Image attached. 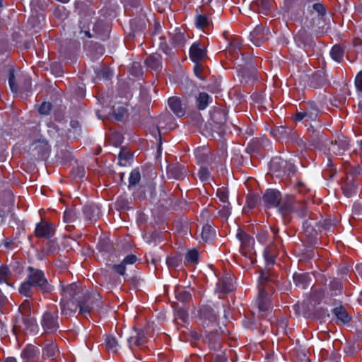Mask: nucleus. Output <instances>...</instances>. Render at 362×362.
Masks as SVG:
<instances>
[{"instance_id":"nucleus-16","label":"nucleus","mask_w":362,"mask_h":362,"mask_svg":"<svg viewBox=\"0 0 362 362\" xmlns=\"http://www.w3.org/2000/svg\"><path fill=\"white\" fill-rule=\"evenodd\" d=\"M168 174L171 177L182 180L185 177L187 170L184 165L176 163L169 165L168 168Z\"/></svg>"},{"instance_id":"nucleus-38","label":"nucleus","mask_w":362,"mask_h":362,"mask_svg":"<svg viewBox=\"0 0 362 362\" xmlns=\"http://www.w3.org/2000/svg\"><path fill=\"white\" fill-rule=\"evenodd\" d=\"M105 344L108 349L112 350L113 352L117 351L118 342L115 337L112 335L107 336Z\"/></svg>"},{"instance_id":"nucleus-18","label":"nucleus","mask_w":362,"mask_h":362,"mask_svg":"<svg viewBox=\"0 0 362 362\" xmlns=\"http://www.w3.org/2000/svg\"><path fill=\"white\" fill-rule=\"evenodd\" d=\"M40 349L38 347L33 345H27L21 352V358L24 360L30 361L39 356Z\"/></svg>"},{"instance_id":"nucleus-11","label":"nucleus","mask_w":362,"mask_h":362,"mask_svg":"<svg viewBox=\"0 0 362 362\" xmlns=\"http://www.w3.org/2000/svg\"><path fill=\"white\" fill-rule=\"evenodd\" d=\"M349 141L346 137H338L334 142H332L329 151L337 156H341L349 149Z\"/></svg>"},{"instance_id":"nucleus-27","label":"nucleus","mask_w":362,"mask_h":362,"mask_svg":"<svg viewBox=\"0 0 362 362\" xmlns=\"http://www.w3.org/2000/svg\"><path fill=\"white\" fill-rule=\"evenodd\" d=\"M333 313L337 317V320L342 324H346L351 320V317L349 315L346 310L342 307L334 308L333 310Z\"/></svg>"},{"instance_id":"nucleus-49","label":"nucleus","mask_w":362,"mask_h":362,"mask_svg":"<svg viewBox=\"0 0 362 362\" xmlns=\"http://www.w3.org/2000/svg\"><path fill=\"white\" fill-rule=\"evenodd\" d=\"M181 262V258L179 257H168L166 263L169 267L176 268Z\"/></svg>"},{"instance_id":"nucleus-53","label":"nucleus","mask_w":362,"mask_h":362,"mask_svg":"<svg viewBox=\"0 0 362 362\" xmlns=\"http://www.w3.org/2000/svg\"><path fill=\"white\" fill-rule=\"evenodd\" d=\"M257 202V197L255 195H248L247 197V205L250 209L255 207Z\"/></svg>"},{"instance_id":"nucleus-10","label":"nucleus","mask_w":362,"mask_h":362,"mask_svg":"<svg viewBox=\"0 0 362 362\" xmlns=\"http://www.w3.org/2000/svg\"><path fill=\"white\" fill-rule=\"evenodd\" d=\"M168 105L170 110L177 117H181L185 115L187 104L182 102L180 98L173 96L168 99Z\"/></svg>"},{"instance_id":"nucleus-30","label":"nucleus","mask_w":362,"mask_h":362,"mask_svg":"<svg viewBox=\"0 0 362 362\" xmlns=\"http://www.w3.org/2000/svg\"><path fill=\"white\" fill-rule=\"evenodd\" d=\"M34 287L32 284L29 283V280L26 279V281L23 282L20 286L18 291L20 294L30 298L33 294Z\"/></svg>"},{"instance_id":"nucleus-42","label":"nucleus","mask_w":362,"mask_h":362,"mask_svg":"<svg viewBox=\"0 0 362 362\" xmlns=\"http://www.w3.org/2000/svg\"><path fill=\"white\" fill-rule=\"evenodd\" d=\"M140 180H141V175H140L139 171L137 169L133 170L131 172L130 176L129 178V187H130L132 186H135L136 185H137L139 182Z\"/></svg>"},{"instance_id":"nucleus-15","label":"nucleus","mask_w":362,"mask_h":362,"mask_svg":"<svg viewBox=\"0 0 362 362\" xmlns=\"http://www.w3.org/2000/svg\"><path fill=\"white\" fill-rule=\"evenodd\" d=\"M147 341L146 334L144 331H135V334L132 335L128 339L129 348L134 351V347H140L144 345Z\"/></svg>"},{"instance_id":"nucleus-17","label":"nucleus","mask_w":362,"mask_h":362,"mask_svg":"<svg viewBox=\"0 0 362 362\" xmlns=\"http://www.w3.org/2000/svg\"><path fill=\"white\" fill-rule=\"evenodd\" d=\"M206 55V51L204 47H200L198 44H193L189 50V57L194 62L201 61Z\"/></svg>"},{"instance_id":"nucleus-20","label":"nucleus","mask_w":362,"mask_h":362,"mask_svg":"<svg viewBox=\"0 0 362 362\" xmlns=\"http://www.w3.org/2000/svg\"><path fill=\"white\" fill-rule=\"evenodd\" d=\"M23 322L28 332L30 333H37L39 327L36 319L30 315L23 317Z\"/></svg>"},{"instance_id":"nucleus-24","label":"nucleus","mask_w":362,"mask_h":362,"mask_svg":"<svg viewBox=\"0 0 362 362\" xmlns=\"http://www.w3.org/2000/svg\"><path fill=\"white\" fill-rule=\"evenodd\" d=\"M160 59L161 57L159 54L150 55L146 59L145 64L147 67L152 70L158 71L161 66Z\"/></svg>"},{"instance_id":"nucleus-5","label":"nucleus","mask_w":362,"mask_h":362,"mask_svg":"<svg viewBox=\"0 0 362 362\" xmlns=\"http://www.w3.org/2000/svg\"><path fill=\"white\" fill-rule=\"evenodd\" d=\"M40 322L45 333L56 332L59 328L58 312L57 310L45 312Z\"/></svg>"},{"instance_id":"nucleus-1","label":"nucleus","mask_w":362,"mask_h":362,"mask_svg":"<svg viewBox=\"0 0 362 362\" xmlns=\"http://www.w3.org/2000/svg\"><path fill=\"white\" fill-rule=\"evenodd\" d=\"M60 305L62 314L66 317L74 315L78 308L83 315L89 314L93 309V301L75 300L66 298H62Z\"/></svg>"},{"instance_id":"nucleus-35","label":"nucleus","mask_w":362,"mask_h":362,"mask_svg":"<svg viewBox=\"0 0 362 362\" xmlns=\"http://www.w3.org/2000/svg\"><path fill=\"white\" fill-rule=\"evenodd\" d=\"M209 99L210 97L206 93H200L197 98L198 108L204 110L209 103Z\"/></svg>"},{"instance_id":"nucleus-62","label":"nucleus","mask_w":362,"mask_h":362,"mask_svg":"<svg viewBox=\"0 0 362 362\" xmlns=\"http://www.w3.org/2000/svg\"><path fill=\"white\" fill-rule=\"evenodd\" d=\"M132 70H135V75H139L141 72V66L139 63L134 62L132 65Z\"/></svg>"},{"instance_id":"nucleus-60","label":"nucleus","mask_w":362,"mask_h":362,"mask_svg":"<svg viewBox=\"0 0 362 362\" xmlns=\"http://www.w3.org/2000/svg\"><path fill=\"white\" fill-rule=\"evenodd\" d=\"M330 287L333 290H340L341 288V284L339 281H333L330 283Z\"/></svg>"},{"instance_id":"nucleus-22","label":"nucleus","mask_w":362,"mask_h":362,"mask_svg":"<svg viewBox=\"0 0 362 362\" xmlns=\"http://www.w3.org/2000/svg\"><path fill=\"white\" fill-rule=\"evenodd\" d=\"M341 189L344 195L347 197H351L356 192V187L354 182L353 178L347 177L346 181L343 182Z\"/></svg>"},{"instance_id":"nucleus-28","label":"nucleus","mask_w":362,"mask_h":362,"mask_svg":"<svg viewBox=\"0 0 362 362\" xmlns=\"http://www.w3.org/2000/svg\"><path fill=\"white\" fill-rule=\"evenodd\" d=\"M237 238L240 241L242 246L245 248L250 247L254 243L253 238L243 230H238L237 233Z\"/></svg>"},{"instance_id":"nucleus-23","label":"nucleus","mask_w":362,"mask_h":362,"mask_svg":"<svg viewBox=\"0 0 362 362\" xmlns=\"http://www.w3.org/2000/svg\"><path fill=\"white\" fill-rule=\"evenodd\" d=\"M83 214L88 221H95L99 217L100 210L94 205L86 206L83 208Z\"/></svg>"},{"instance_id":"nucleus-56","label":"nucleus","mask_w":362,"mask_h":362,"mask_svg":"<svg viewBox=\"0 0 362 362\" xmlns=\"http://www.w3.org/2000/svg\"><path fill=\"white\" fill-rule=\"evenodd\" d=\"M355 85L356 89L358 91L362 92V71H360L356 76L355 78Z\"/></svg>"},{"instance_id":"nucleus-14","label":"nucleus","mask_w":362,"mask_h":362,"mask_svg":"<svg viewBox=\"0 0 362 362\" xmlns=\"http://www.w3.org/2000/svg\"><path fill=\"white\" fill-rule=\"evenodd\" d=\"M251 8L255 11L268 15L273 8V2L269 0H257L251 4Z\"/></svg>"},{"instance_id":"nucleus-2","label":"nucleus","mask_w":362,"mask_h":362,"mask_svg":"<svg viewBox=\"0 0 362 362\" xmlns=\"http://www.w3.org/2000/svg\"><path fill=\"white\" fill-rule=\"evenodd\" d=\"M259 296L257 300V306L261 312H267L271 308L269 294L270 277L268 272L262 271L259 276Z\"/></svg>"},{"instance_id":"nucleus-63","label":"nucleus","mask_w":362,"mask_h":362,"mask_svg":"<svg viewBox=\"0 0 362 362\" xmlns=\"http://www.w3.org/2000/svg\"><path fill=\"white\" fill-rule=\"evenodd\" d=\"M6 297L3 294L0 290V307L3 306L6 303Z\"/></svg>"},{"instance_id":"nucleus-45","label":"nucleus","mask_w":362,"mask_h":362,"mask_svg":"<svg viewBox=\"0 0 362 362\" xmlns=\"http://www.w3.org/2000/svg\"><path fill=\"white\" fill-rule=\"evenodd\" d=\"M76 219V214L74 209L66 210L64 214V221L67 223H74Z\"/></svg>"},{"instance_id":"nucleus-34","label":"nucleus","mask_w":362,"mask_h":362,"mask_svg":"<svg viewBox=\"0 0 362 362\" xmlns=\"http://www.w3.org/2000/svg\"><path fill=\"white\" fill-rule=\"evenodd\" d=\"M289 132L286 127L281 126L274 129L272 134L277 139H283L288 138Z\"/></svg>"},{"instance_id":"nucleus-61","label":"nucleus","mask_w":362,"mask_h":362,"mask_svg":"<svg viewBox=\"0 0 362 362\" xmlns=\"http://www.w3.org/2000/svg\"><path fill=\"white\" fill-rule=\"evenodd\" d=\"M30 88H31V81H30V78L26 77L25 78V85L21 87V89L27 91V90H29Z\"/></svg>"},{"instance_id":"nucleus-44","label":"nucleus","mask_w":362,"mask_h":362,"mask_svg":"<svg viewBox=\"0 0 362 362\" xmlns=\"http://www.w3.org/2000/svg\"><path fill=\"white\" fill-rule=\"evenodd\" d=\"M8 83H9L10 88H11V91L15 93H18V87L17 84L16 83L15 75H14L13 70L11 69H9Z\"/></svg>"},{"instance_id":"nucleus-52","label":"nucleus","mask_w":362,"mask_h":362,"mask_svg":"<svg viewBox=\"0 0 362 362\" xmlns=\"http://www.w3.org/2000/svg\"><path fill=\"white\" fill-rule=\"evenodd\" d=\"M52 105L50 103L44 102L39 107V112L42 115H48L51 110Z\"/></svg>"},{"instance_id":"nucleus-12","label":"nucleus","mask_w":362,"mask_h":362,"mask_svg":"<svg viewBox=\"0 0 362 362\" xmlns=\"http://www.w3.org/2000/svg\"><path fill=\"white\" fill-rule=\"evenodd\" d=\"M54 233V226L48 222L42 221L37 224L35 228V235L37 238H49Z\"/></svg>"},{"instance_id":"nucleus-21","label":"nucleus","mask_w":362,"mask_h":362,"mask_svg":"<svg viewBox=\"0 0 362 362\" xmlns=\"http://www.w3.org/2000/svg\"><path fill=\"white\" fill-rule=\"evenodd\" d=\"M293 281L296 286L300 288H305L309 286L310 279L308 274L305 273H295L293 276Z\"/></svg>"},{"instance_id":"nucleus-31","label":"nucleus","mask_w":362,"mask_h":362,"mask_svg":"<svg viewBox=\"0 0 362 362\" xmlns=\"http://www.w3.org/2000/svg\"><path fill=\"white\" fill-rule=\"evenodd\" d=\"M277 255L276 247L274 245L266 248L264 256L266 262L269 264H273L275 262V257Z\"/></svg>"},{"instance_id":"nucleus-19","label":"nucleus","mask_w":362,"mask_h":362,"mask_svg":"<svg viewBox=\"0 0 362 362\" xmlns=\"http://www.w3.org/2000/svg\"><path fill=\"white\" fill-rule=\"evenodd\" d=\"M218 289L222 293H228L233 291L234 285L230 275L226 276L218 284Z\"/></svg>"},{"instance_id":"nucleus-39","label":"nucleus","mask_w":362,"mask_h":362,"mask_svg":"<svg viewBox=\"0 0 362 362\" xmlns=\"http://www.w3.org/2000/svg\"><path fill=\"white\" fill-rule=\"evenodd\" d=\"M57 346L54 343H49L44 349V354L47 357H54L58 353Z\"/></svg>"},{"instance_id":"nucleus-3","label":"nucleus","mask_w":362,"mask_h":362,"mask_svg":"<svg viewBox=\"0 0 362 362\" xmlns=\"http://www.w3.org/2000/svg\"><path fill=\"white\" fill-rule=\"evenodd\" d=\"M27 279L42 293H50L53 291V286L45 278L44 272L38 269L29 267Z\"/></svg>"},{"instance_id":"nucleus-4","label":"nucleus","mask_w":362,"mask_h":362,"mask_svg":"<svg viewBox=\"0 0 362 362\" xmlns=\"http://www.w3.org/2000/svg\"><path fill=\"white\" fill-rule=\"evenodd\" d=\"M62 298H71L75 300L93 301L88 294L87 291L76 283H72L66 286H62Z\"/></svg>"},{"instance_id":"nucleus-51","label":"nucleus","mask_w":362,"mask_h":362,"mask_svg":"<svg viewBox=\"0 0 362 362\" xmlns=\"http://www.w3.org/2000/svg\"><path fill=\"white\" fill-rule=\"evenodd\" d=\"M188 317V314L187 311L183 309H177L175 313V320H180L182 322H185Z\"/></svg>"},{"instance_id":"nucleus-58","label":"nucleus","mask_w":362,"mask_h":362,"mask_svg":"<svg viewBox=\"0 0 362 362\" xmlns=\"http://www.w3.org/2000/svg\"><path fill=\"white\" fill-rule=\"evenodd\" d=\"M137 258L135 255H131L127 256L122 263L126 266L127 264H132L136 262Z\"/></svg>"},{"instance_id":"nucleus-9","label":"nucleus","mask_w":362,"mask_h":362,"mask_svg":"<svg viewBox=\"0 0 362 362\" xmlns=\"http://www.w3.org/2000/svg\"><path fill=\"white\" fill-rule=\"evenodd\" d=\"M211 119L214 122L213 129L219 136L225 133V123L226 121V115L221 110L214 111L211 115Z\"/></svg>"},{"instance_id":"nucleus-33","label":"nucleus","mask_w":362,"mask_h":362,"mask_svg":"<svg viewBox=\"0 0 362 362\" xmlns=\"http://www.w3.org/2000/svg\"><path fill=\"white\" fill-rule=\"evenodd\" d=\"M200 315L202 317L209 320L213 322L217 320V314L211 308H203L200 310Z\"/></svg>"},{"instance_id":"nucleus-46","label":"nucleus","mask_w":362,"mask_h":362,"mask_svg":"<svg viewBox=\"0 0 362 362\" xmlns=\"http://www.w3.org/2000/svg\"><path fill=\"white\" fill-rule=\"evenodd\" d=\"M216 194L221 202L229 204L228 192L226 189H218Z\"/></svg>"},{"instance_id":"nucleus-41","label":"nucleus","mask_w":362,"mask_h":362,"mask_svg":"<svg viewBox=\"0 0 362 362\" xmlns=\"http://www.w3.org/2000/svg\"><path fill=\"white\" fill-rule=\"evenodd\" d=\"M131 157L132 155L128 151L124 149L121 150L119 154V164L122 166H126Z\"/></svg>"},{"instance_id":"nucleus-36","label":"nucleus","mask_w":362,"mask_h":362,"mask_svg":"<svg viewBox=\"0 0 362 362\" xmlns=\"http://www.w3.org/2000/svg\"><path fill=\"white\" fill-rule=\"evenodd\" d=\"M175 296L178 300L183 303L189 302L192 298L191 293L183 288H177L175 291Z\"/></svg>"},{"instance_id":"nucleus-32","label":"nucleus","mask_w":362,"mask_h":362,"mask_svg":"<svg viewBox=\"0 0 362 362\" xmlns=\"http://www.w3.org/2000/svg\"><path fill=\"white\" fill-rule=\"evenodd\" d=\"M344 54V49L339 45H335L333 46L330 51V55L332 58L337 62H341L343 60Z\"/></svg>"},{"instance_id":"nucleus-43","label":"nucleus","mask_w":362,"mask_h":362,"mask_svg":"<svg viewBox=\"0 0 362 362\" xmlns=\"http://www.w3.org/2000/svg\"><path fill=\"white\" fill-rule=\"evenodd\" d=\"M19 311L22 314L23 317L26 315H30L31 313V304L28 300H25L19 306Z\"/></svg>"},{"instance_id":"nucleus-37","label":"nucleus","mask_w":362,"mask_h":362,"mask_svg":"<svg viewBox=\"0 0 362 362\" xmlns=\"http://www.w3.org/2000/svg\"><path fill=\"white\" fill-rule=\"evenodd\" d=\"M10 274V271L7 267H0V284L6 283L7 285L13 286V284H10L8 281Z\"/></svg>"},{"instance_id":"nucleus-8","label":"nucleus","mask_w":362,"mask_h":362,"mask_svg":"<svg viewBox=\"0 0 362 362\" xmlns=\"http://www.w3.org/2000/svg\"><path fill=\"white\" fill-rule=\"evenodd\" d=\"M291 164H288L286 160L281 158H274L270 162V169L272 172L276 173L278 176L285 175L292 168Z\"/></svg>"},{"instance_id":"nucleus-50","label":"nucleus","mask_w":362,"mask_h":362,"mask_svg":"<svg viewBox=\"0 0 362 362\" xmlns=\"http://www.w3.org/2000/svg\"><path fill=\"white\" fill-rule=\"evenodd\" d=\"M198 176L202 182H205L209 179L210 173L206 168L202 167L198 172Z\"/></svg>"},{"instance_id":"nucleus-55","label":"nucleus","mask_w":362,"mask_h":362,"mask_svg":"<svg viewBox=\"0 0 362 362\" xmlns=\"http://www.w3.org/2000/svg\"><path fill=\"white\" fill-rule=\"evenodd\" d=\"M112 268L115 272L120 275L123 276L125 274L126 268L125 265L122 262L119 264H114Z\"/></svg>"},{"instance_id":"nucleus-6","label":"nucleus","mask_w":362,"mask_h":362,"mask_svg":"<svg viewBox=\"0 0 362 362\" xmlns=\"http://www.w3.org/2000/svg\"><path fill=\"white\" fill-rule=\"evenodd\" d=\"M269 35L268 28L258 25L251 32L250 40L256 46H260L269 39Z\"/></svg>"},{"instance_id":"nucleus-47","label":"nucleus","mask_w":362,"mask_h":362,"mask_svg":"<svg viewBox=\"0 0 362 362\" xmlns=\"http://www.w3.org/2000/svg\"><path fill=\"white\" fill-rule=\"evenodd\" d=\"M209 24L208 18L204 15H199L197 18L196 25L198 28H204Z\"/></svg>"},{"instance_id":"nucleus-13","label":"nucleus","mask_w":362,"mask_h":362,"mask_svg":"<svg viewBox=\"0 0 362 362\" xmlns=\"http://www.w3.org/2000/svg\"><path fill=\"white\" fill-rule=\"evenodd\" d=\"M262 199L267 207H276L280 204L281 194L274 189H268L263 195Z\"/></svg>"},{"instance_id":"nucleus-40","label":"nucleus","mask_w":362,"mask_h":362,"mask_svg":"<svg viewBox=\"0 0 362 362\" xmlns=\"http://www.w3.org/2000/svg\"><path fill=\"white\" fill-rule=\"evenodd\" d=\"M173 43L175 46L182 47L185 42V37L183 33L181 32H175L171 37Z\"/></svg>"},{"instance_id":"nucleus-26","label":"nucleus","mask_w":362,"mask_h":362,"mask_svg":"<svg viewBox=\"0 0 362 362\" xmlns=\"http://www.w3.org/2000/svg\"><path fill=\"white\" fill-rule=\"evenodd\" d=\"M33 150H36L38 152V156L43 158L48 153L49 150L48 144L44 140H39L33 144Z\"/></svg>"},{"instance_id":"nucleus-64","label":"nucleus","mask_w":362,"mask_h":362,"mask_svg":"<svg viewBox=\"0 0 362 362\" xmlns=\"http://www.w3.org/2000/svg\"><path fill=\"white\" fill-rule=\"evenodd\" d=\"M356 269L357 272L362 277V263L356 265Z\"/></svg>"},{"instance_id":"nucleus-59","label":"nucleus","mask_w":362,"mask_h":362,"mask_svg":"<svg viewBox=\"0 0 362 362\" xmlns=\"http://www.w3.org/2000/svg\"><path fill=\"white\" fill-rule=\"evenodd\" d=\"M126 110L124 107H120L117 109V112H115V117L117 120H121L124 115Z\"/></svg>"},{"instance_id":"nucleus-54","label":"nucleus","mask_w":362,"mask_h":362,"mask_svg":"<svg viewBox=\"0 0 362 362\" xmlns=\"http://www.w3.org/2000/svg\"><path fill=\"white\" fill-rule=\"evenodd\" d=\"M313 8L320 16H324L326 13L325 8L322 4H313Z\"/></svg>"},{"instance_id":"nucleus-29","label":"nucleus","mask_w":362,"mask_h":362,"mask_svg":"<svg viewBox=\"0 0 362 362\" xmlns=\"http://www.w3.org/2000/svg\"><path fill=\"white\" fill-rule=\"evenodd\" d=\"M215 230L213 229L211 225L207 223L202 227L201 237L204 242L211 240L215 236Z\"/></svg>"},{"instance_id":"nucleus-7","label":"nucleus","mask_w":362,"mask_h":362,"mask_svg":"<svg viewBox=\"0 0 362 362\" xmlns=\"http://www.w3.org/2000/svg\"><path fill=\"white\" fill-rule=\"evenodd\" d=\"M318 112L317 106L310 103L306 108L295 115L294 119L298 122L304 119L305 121H314L318 116Z\"/></svg>"},{"instance_id":"nucleus-48","label":"nucleus","mask_w":362,"mask_h":362,"mask_svg":"<svg viewBox=\"0 0 362 362\" xmlns=\"http://www.w3.org/2000/svg\"><path fill=\"white\" fill-rule=\"evenodd\" d=\"M199 253L196 250H192L186 255V259L190 263H197L198 261Z\"/></svg>"},{"instance_id":"nucleus-25","label":"nucleus","mask_w":362,"mask_h":362,"mask_svg":"<svg viewBox=\"0 0 362 362\" xmlns=\"http://www.w3.org/2000/svg\"><path fill=\"white\" fill-rule=\"evenodd\" d=\"M295 40L298 46L305 45L310 42V35L305 28H301L296 33Z\"/></svg>"},{"instance_id":"nucleus-57","label":"nucleus","mask_w":362,"mask_h":362,"mask_svg":"<svg viewBox=\"0 0 362 362\" xmlns=\"http://www.w3.org/2000/svg\"><path fill=\"white\" fill-rule=\"evenodd\" d=\"M70 126L71 127V129H69V131L71 132V130H73V132L74 134H78L80 132V124L78 121L76 120H71L70 122Z\"/></svg>"}]
</instances>
